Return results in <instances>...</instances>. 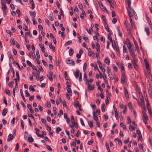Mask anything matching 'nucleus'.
Instances as JSON below:
<instances>
[{"label":"nucleus","mask_w":152,"mask_h":152,"mask_svg":"<svg viewBox=\"0 0 152 152\" xmlns=\"http://www.w3.org/2000/svg\"><path fill=\"white\" fill-rule=\"evenodd\" d=\"M80 105H81V104H79L78 101L75 102H74V105L76 107H78Z\"/></svg>","instance_id":"34"},{"label":"nucleus","mask_w":152,"mask_h":152,"mask_svg":"<svg viewBox=\"0 0 152 152\" xmlns=\"http://www.w3.org/2000/svg\"><path fill=\"white\" fill-rule=\"evenodd\" d=\"M33 86H33L32 85L30 86L29 87V89L30 91H34L35 90L34 88V87H35L36 86L35 85H33Z\"/></svg>","instance_id":"33"},{"label":"nucleus","mask_w":152,"mask_h":152,"mask_svg":"<svg viewBox=\"0 0 152 152\" xmlns=\"http://www.w3.org/2000/svg\"><path fill=\"white\" fill-rule=\"evenodd\" d=\"M22 129H23L24 127V122L23 120H21L20 121Z\"/></svg>","instance_id":"49"},{"label":"nucleus","mask_w":152,"mask_h":152,"mask_svg":"<svg viewBox=\"0 0 152 152\" xmlns=\"http://www.w3.org/2000/svg\"><path fill=\"white\" fill-rule=\"evenodd\" d=\"M114 44H115V46H113V45L112 44V46L115 50L116 51H118V50H119V48L118 46H117L116 45V44L115 42H114Z\"/></svg>","instance_id":"26"},{"label":"nucleus","mask_w":152,"mask_h":152,"mask_svg":"<svg viewBox=\"0 0 152 152\" xmlns=\"http://www.w3.org/2000/svg\"><path fill=\"white\" fill-rule=\"evenodd\" d=\"M134 45H135L136 48L137 49V48H139L138 44L137 43L136 41L135 40H134Z\"/></svg>","instance_id":"57"},{"label":"nucleus","mask_w":152,"mask_h":152,"mask_svg":"<svg viewBox=\"0 0 152 152\" xmlns=\"http://www.w3.org/2000/svg\"><path fill=\"white\" fill-rule=\"evenodd\" d=\"M126 77L125 74H122L121 77V83L122 84H125L126 82Z\"/></svg>","instance_id":"8"},{"label":"nucleus","mask_w":152,"mask_h":152,"mask_svg":"<svg viewBox=\"0 0 152 152\" xmlns=\"http://www.w3.org/2000/svg\"><path fill=\"white\" fill-rule=\"evenodd\" d=\"M93 115L94 120L96 121H98V117L95 115V111H94L93 112Z\"/></svg>","instance_id":"15"},{"label":"nucleus","mask_w":152,"mask_h":152,"mask_svg":"<svg viewBox=\"0 0 152 152\" xmlns=\"http://www.w3.org/2000/svg\"><path fill=\"white\" fill-rule=\"evenodd\" d=\"M14 82L13 81H12L8 83V85L10 87H12L14 84Z\"/></svg>","instance_id":"56"},{"label":"nucleus","mask_w":152,"mask_h":152,"mask_svg":"<svg viewBox=\"0 0 152 152\" xmlns=\"http://www.w3.org/2000/svg\"><path fill=\"white\" fill-rule=\"evenodd\" d=\"M32 19L33 22V24L34 25H36L37 24V22L35 20V18L32 17Z\"/></svg>","instance_id":"59"},{"label":"nucleus","mask_w":152,"mask_h":152,"mask_svg":"<svg viewBox=\"0 0 152 152\" xmlns=\"http://www.w3.org/2000/svg\"><path fill=\"white\" fill-rule=\"evenodd\" d=\"M45 126L47 127V130L49 132H50L51 131V128L50 126H48V125L47 124H45Z\"/></svg>","instance_id":"46"},{"label":"nucleus","mask_w":152,"mask_h":152,"mask_svg":"<svg viewBox=\"0 0 152 152\" xmlns=\"http://www.w3.org/2000/svg\"><path fill=\"white\" fill-rule=\"evenodd\" d=\"M61 130V129L59 127H57L56 129V132L57 133H58Z\"/></svg>","instance_id":"47"},{"label":"nucleus","mask_w":152,"mask_h":152,"mask_svg":"<svg viewBox=\"0 0 152 152\" xmlns=\"http://www.w3.org/2000/svg\"><path fill=\"white\" fill-rule=\"evenodd\" d=\"M8 56L10 60H12L13 61H14V60L13 58L12 55L11 53L9 54H8Z\"/></svg>","instance_id":"32"},{"label":"nucleus","mask_w":152,"mask_h":152,"mask_svg":"<svg viewBox=\"0 0 152 152\" xmlns=\"http://www.w3.org/2000/svg\"><path fill=\"white\" fill-rule=\"evenodd\" d=\"M88 88L89 90H93L94 88V85L91 86L89 84V83L88 84Z\"/></svg>","instance_id":"14"},{"label":"nucleus","mask_w":152,"mask_h":152,"mask_svg":"<svg viewBox=\"0 0 152 152\" xmlns=\"http://www.w3.org/2000/svg\"><path fill=\"white\" fill-rule=\"evenodd\" d=\"M15 137V135L14 136L13 135L11 134H10L8 136L7 141L9 142L12 140Z\"/></svg>","instance_id":"11"},{"label":"nucleus","mask_w":152,"mask_h":152,"mask_svg":"<svg viewBox=\"0 0 152 152\" xmlns=\"http://www.w3.org/2000/svg\"><path fill=\"white\" fill-rule=\"evenodd\" d=\"M16 76L17 78V80H18V81H19L20 80V77L18 71L16 72Z\"/></svg>","instance_id":"43"},{"label":"nucleus","mask_w":152,"mask_h":152,"mask_svg":"<svg viewBox=\"0 0 152 152\" xmlns=\"http://www.w3.org/2000/svg\"><path fill=\"white\" fill-rule=\"evenodd\" d=\"M108 75L109 78H110V80H112L113 79H114V76L112 74L110 73L108 74Z\"/></svg>","instance_id":"31"},{"label":"nucleus","mask_w":152,"mask_h":152,"mask_svg":"<svg viewBox=\"0 0 152 152\" xmlns=\"http://www.w3.org/2000/svg\"><path fill=\"white\" fill-rule=\"evenodd\" d=\"M105 146H106L107 149L108 151H110V148H109V145L107 143V142L105 143Z\"/></svg>","instance_id":"60"},{"label":"nucleus","mask_w":152,"mask_h":152,"mask_svg":"<svg viewBox=\"0 0 152 152\" xmlns=\"http://www.w3.org/2000/svg\"><path fill=\"white\" fill-rule=\"evenodd\" d=\"M117 19L116 18H113L112 20V23L113 24H115L117 22Z\"/></svg>","instance_id":"58"},{"label":"nucleus","mask_w":152,"mask_h":152,"mask_svg":"<svg viewBox=\"0 0 152 152\" xmlns=\"http://www.w3.org/2000/svg\"><path fill=\"white\" fill-rule=\"evenodd\" d=\"M7 112V108H4L3 110L2 115L3 116H5Z\"/></svg>","instance_id":"21"},{"label":"nucleus","mask_w":152,"mask_h":152,"mask_svg":"<svg viewBox=\"0 0 152 152\" xmlns=\"http://www.w3.org/2000/svg\"><path fill=\"white\" fill-rule=\"evenodd\" d=\"M80 71L79 70H77V71L75 72L74 75L75 77H76V78H77L78 77Z\"/></svg>","instance_id":"25"},{"label":"nucleus","mask_w":152,"mask_h":152,"mask_svg":"<svg viewBox=\"0 0 152 152\" xmlns=\"http://www.w3.org/2000/svg\"><path fill=\"white\" fill-rule=\"evenodd\" d=\"M106 93L107 94V96H106L107 98V99H109L110 100V96L111 95V94L107 90H106Z\"/></svg>","instance_id":"23"},{"label":"nucleus","mask_w":152,"mask_h":152,"mask_svg":"<svg viewBox=\"0 0 152 152\" xmlns=\"http://www.w3.org/2000/svg\"><path fill=\"white\" fill-rule=\"evenodd\" d=\"M124 93L125 97L127 100L129 98V95L127 89L125 87L124 88Z\"/></svg>","instance_id":"10"},{"label":"nucleus","mask_w":152,"mask_h":152,"mask_svg":"<svg viewBox=\"0 0 152 152\" xmlns=\"http://www.w3.org/2000/svg\"><path fill=\"white\" fill-rule=\"evenodd\" d=\"M145 31L147 35L148 36H149L150 35V32L148 28L145 27Z\"/></svg>","instance_id":"18"},{"label":"nucleus","mask_w":152,"mask_h":152,"mask_svg":"<svg viewBox=\"0 0 152 152\" xmlns=\"http://www.w3.org/2000/svg\"><path fill=\"white\" fill-rule=\"evenodd\" d=\"M53 73L50 70L49 72V74L47 75V77L51 81L53 80V78L52 76L53 75Z\"/></svg>","instance_id":"7"},{"label":"nucleus","mask_w":152,"mask_h":152,"mask_svg":"<svg viewBox=\"0 0 152 152\" xmlns=\"http://www.w3.org/2000/svg\"><path fill=\"white\" fill-rule=\"evenodd\" d=\"M104 25L106 31L107 32H110V29L107 25V22H105V23H104Z\"/></svg>","instance_id":"20"},{"label":"nucleus","mask_w":152,"mask_h":152,"mask_svg":"<svg viewBox=\"0 0 152 152\" xmlns=\"http://www.w3.org/2000/svg\"><path fill=\"white\" fill-rule=\"evenodd\" d=\"M71 85L67 84L66 90L67 92L69 94V95L72 96V92L71 88H70Z\"/></svg>","instance_id":"6"},{"label":"nucleus","mask_w":152,"mask_h":152,"mask_svg":"<svg viewBox=\"0 0 152 152\" xmlns=\"http://www.w3.org/2000/svg\"><path fill=\"white\" fill-rule=\"evenodd\" d=\"M36 54L38 58H40V55L39 54V50L38 49L37 50V51L36 52Z\"/></svg>","instance_id":"50"},{"label":"nucleus","mask_w":152,"mask_h":152,"mask_svg":"<svg viewBox=\"0 0 152 152\" xmlns=\"http://www.w3.org/2000/svg\"><path fill=\"white\" fill-rule=\"evenodd\" d=\"M128 106L129 108L131 110V111L132 110V106L131 103L129 102L128 103Z\"/></svg>","instance_id":"38"},{"label":"nucleus","mask_w":152,"mask_h":152,"mask_svg":"<svg viewBox=\"0 0 152 152\" xmlns=\"http://www.w3.org/2000/svg\"><path fill=\"white\" fill-rule=\"evenodd\" d=\"M111 71V69H110L109 68L108 66H107V73L108 74H110V72Z\"/></svg>","instance_id":"63"},{"label":"nucleus","mask_w":152,"mask_h":152,"mask_svg":"<svg viewBox=\"0 0 152 152\" xmlns=\"http://www.w3.org/2000/svg\"><path fill=\"white\" fill-rule=\"evenodd\" d=\"M74 53V50L72 48L70 49L69 50V55L70 56H72Z\"/></svg>","instance_id":"30"},{"label":"nucleus","mask_w":152,"mask_h":152,"mask_svg":"<svg viewBox=\"0 0 152 152\" xmlns=\"http://www.w3.org/2000/svg\"><path fill=\"white\" fill-rule=\"evenodd\" d=\"M104 61L105 63L107 65H109L110 62V61L109 58L108 57H106L104 59Z\"/></svg>","instance_id":"17"},{"label":"nucleus","mask_w":152,"mask_h":152,"mask_svg":"<svg viewBox=\"0 0 152 152\" xmlns=\"http://www.w3.org/2000/svg\"><path fill=\"white\" fill-rule=\"evenodd\" d=\"M142 114L143 115L142 118L143 119H148V117L145 113V112L144 111H142Z\"/></svg>","instance_id":"12"},{"label":"nucleus","mask_w":152,"mask_h":152,"mask_svg":"<svg viewBox=\"0 0 152 152\" xmlns=\"http://www.w3.org/2000/svg\"><path fill=\"white\" fill-rule=\"evenodd\" d=\"M66 63L68 64H72L73 66H75V62L73 60L68 59L66 60Z\"/></svg>","instance_id":"9"},{"label":"nucleus","mask_w":152,"mask_h":152,"mask_svg":"<svg viewBox=\"0 0 152 152\" xmlns=\"http://www.w3.org/2000/svg\"><path fill=\"white\" fill-rule=\"evenodd\" d=\"M25 93L26 97H28L30 96V94L28 92L27 90H25Z\"/></svg>","instance_id":"53"},{"label":"nucleus","mask_w":152,"mask_h":152,"mask_svg":"<svg viewBox=\"0 0 152 152\" xmlns=\"http://www.w3.org/2000/svg\"><path fill=\"white\" fill-rule=\"evenodd\" d=\"M19 147V145L18 143H17L16 145V146L15 148V151H18Z\"/></svg>","instance_id":"61"},{"label":"nucleus","mask_w":152,"mask_h":152,"mask_svg":"<svg viewBox=\"0 0 152 152\" xmlns=\"http://www.w3.org/2000/svg\"><path fill=\"white\" fill-rule=\"evenodd\" d=\"M137 59H136V58L135 57L134 54V67L137 71H138V67L137 66V64L136 63V61Z\"/></svg>","instance_id":"4"},{"label":"nucleus","mask_w":152,"mask_h":152,"mask_svg":"<svg viewBox=\"0 0 152 152\" xmlns=\"http://www.w3.org/2000/svg\"><path fill=\"white\" fill-rule=\"evenodd\" d=\"M58 33L59 34H61V37L63 38H64V36H65L64 33V31L61 32V31H58Z\"/></svg>","instance_id":"42"},{"label":"nucleus","mask_w":152,"mask_h":152,"mask_svg":"<svg viewBox=\"0 0 152 152\" xmlns=\"http://www.w3.org/2000/svg\"><path fill=\"white\" fill-rule=\"evenodd\" d=\"M29 13L31 16H33V17L35 18V17L36 16V12L35 11H30Z\"/></svg>","instance_id":"29"},{"label":"nucleus","mask_w":152,"mask_h":152,"mask_svg":"<svg viewBox=\"0 0 152 152\" xmlns=\"http://www.w3.org/2000/svg\"><path fill=\"white\" fill-rule=\"evenodd\" d=\"M71 121L72 123L73 124H74L75 123L74 118L73 115H72L71 116Z\"/></svg>","instance_id":"52"},{"label":"nucleus","mask_w":152,"mask_h":152,"mask_svg":"<svg viewBox=\"0 0 152 152\" xmlns=\"http://www.w3.org/2000/svg\"><path fill=\"white\" fill-rule=\"evenodd\" d=\"M20 94H21V96L24 101L25 102H26V100H25V97L24 96V95H23V91L22 90V89H20Z\"/></svg>","instance_id":"24"},{"label":"nucleus","mask_w":152,"mask_h":152,"mask_svg":"<svg viewBox=\"0 0 152 152\" xmlns=\"http://www.w3.org/2000/svg\"><path fill=\"white\" fill-rule=\"evenodd\" d=\"M121 71L122 73V74H125L124 73V69L122 64H121Z\"/></svg>","instance_id":"22"},{"label":"nucleus","mask_w":152,"mask_h":152,"mask_svg":"<svg viewBox=\"0 0 152 152\" xmlns=\"http://www.w3.org/2000/svg\"><path fill=\"white\" fill-rule=\"evenodd\" d=\"M117 31L118 32V35H119V36L120 37H121L122 36V34L121 33V32H120V31L119 27H117Z\"/></svg>","instance_id":"37"},{"label":"nucleus","mask_w":152,"mask_h":152,"mask_svg":"<svg viewBox=\"0 0 152 152\" xmlns=\"http://www.w3.org/2000/svg\"><path fill=\"white\" fill-rule=\"evenodd\" d=\"M87 64L86 62H85L83 65V71L84 72H85L86 71V68L87 67Z\"/></svg>","instance_id":"48"},{"label":"nucleus","mask_w":152,"mask_h":152,"mask_svg":"<svg viewBox=\"0 0 152 152\" xmlns=\"http://www.w3.org/2000/svg\"><path fill=\"white\" fill-rule=\"evenodd\" d=\"M80 121L81 123V124L83 126H85V124H84L82 118L80 119Z\"/></svg>","instance_id":"64"},{"label":"nucleus","mask_w":152,"mask_h":152,"mask_svg":"<svg viewBox=\"0 0 152 152\" xmlns=\"http://www.w3.org/2000/svg\"><path fill=\"white\" fill-rule=\"evenodd\" d=\"M28 141L30 142H33L34 141V139L32 137H29L28 138Z\"/></svg>","instance_id":"54"},{"label":"nucleus","mask_w":152,"mask_h":152,"mask_svg":"<svg viewBox=\"0 0 152 152\" xmlns=\"http://www.w3.org/2000/svg\"><path fill=\"white\" fill-rule=\"evenodd\" d=\"M105 105L104 104H103L101 106V110L103 112H104L105 111V109L104 108V106Z\"/></svg>","instance_id":"44"},{"label":"nucleus","mask_w":152,"mask_h":152,"mask_svg":"<svg viewBox=\"0 0 152 152\" xmlns=\"http://www.w3.org/2000/svg\"><path fill=\"white\" fill-rule=\"evenodd\" d=\"M126 44L128 45L127 48L129 49L130 52V54L132 57L133 56V52H132V50L131 49V44L129 40L126 38Z\"/></svg>","instance_id":"3"},{"label":"nucleus","mask_w":152,"mask_h":152,"mask_svg":"<svg viewBox=\"0 0 152 152\" xmlns=\"http://www.w3.org/2000/svg\"><path fill=\"white\" fill-rule=\"evenodd\" d=\"M86 30L87 31L88 33L89 34H91V31H93V29L91 28H89V30H88V29H86Z\"/></svg>","instance_id":"62"},{"label":"nucleus","mask_w":152,"mask_h":152,"mask_svg":"<svg viewBox=\"0 0 152 152\" xmlns=\"http://www.w3.org/2000/svg\"><path fill=\"white\" fill-rule=\"evenodd\" d=\"M72 43V41L71 40L67 42L65 44V45L66 46H67L68 45H69L71 44Z\"/></svg>","instance_id":"51"},{"label":"nucleus","mask_w":152,"mask_h":152,"mask_svg":"<svg viewBox=\"0 0 152 152\" xmlns=\"http://www.w3.org/2000/svg\"><path fill=\"white\" fill-rule=\"evenodd\" d=\"M97 63L99 65V68L101 69L103 68H102V65L100 61L98 60L97 61Z\"/></svg>","instance_id":"36"},{"label":"nucleus","mask_w":152,"mask_h":152,"mask_svg":"<svg viewBox=\"0 0 152 152\" xmlns=\"http://www.w3.org/2000/svg\"><path fill=\"white\" fill-rule=\"evenodd\" d=\"M39 46L41 48L42 52L44 53L45 52V49L44 45H41V44H39Z\"/></svg>","instance_id":"27"},{"label":"nucleus","mask_w":152,"mask_h":152,"mask_svg":"<svg viewBox=\"0 0 152 152\" xmlns=\"http://www.w3.org/2000/svg\"><path fill=\"white\" fill-rule=\"evenodd\" d=\"M5 0H1V4L2 5V9L3 10L4 12V16H6V13L7 12V10L6 6L5 3L4 2Z\"/></svg>","instance_id":"2"},{"label":"nucleus","mask_w":152,"mask_h":152,"mask_svg":"<svg viewBox=\"0 0 152 152\" xmlns=\"http://www.w3.org/2000/svg\"><path fill=\"white\" fill-rule=\"evenodd\" d=\"M135 85H136V90L137 91V92L139 93V95L140 96V95L142 96V94L140 92V88L138 87V85L136 84V83H135Z\"/></svg>","instance_id":"13"},{"label":"nucleus","mask_w":152,"mask_h":152,"mask_svg":"<svg viewBox=\"0 0 152 152\" xmlns=\"http://www.w3.org/2000/svg\"><path fill=\"white\" fill-rule=\"evenodd\" d=\"M49 48L50 49H52L54 51L55 50V47L54 46L52 45V44L50 43L49 44Z\"/></svg>","instance_id":"39"},{"label":"nucleus","mask_w":152,"mask_h":152,"mask_svg":"<svg viewBox=\"0 0 152 152\" xmlns=\"http://www.w3.org/2000/svg\"><path fill=\"white\" fill-rule=\"evenodd\" d=\"M124 25H125V27H126V28L128 31V34H130V33H131V31H130V28H129L128 25L126 24V22H125L124 23Z\"/></svg>","instance_id":"16"},{"label":"nucleus","mask_w":152,"mask_h":152,"mask_svg":"<svg viewBox=\"0 0 152 152\" xmlns=\"http://www.w3.org/2000/svg\"><path fill=\"white\" fill-rule=\"evenodd\" d=\"M97 135L98 137L99 138L102 137V134L99 132H98L97 133Z\"/></svg>","instance_id":"40"},{"label":"nucleus","mask_w":152,"mask_h":152,"mask_svg":"<svg viewBox=\"0 0 152 152\" xmlns=\"http://www.w3.org/2000/svg\"><path fill=\"white\" fill-rule=\"evenodd\" d=\"M88 55L89 56H92L93 57H95V54L94 52H91V48H89L88 49Z\"/></svg>","instance_id":"5"},{"label":"nucleus","mask_w":152,"mask_h":152,"mask_svg":"<svg viewBox=\"0 0 152 152\" xmlns=\"http://www.w3.org/2000/svg\"><path fill=\"white\" fill-rule=\"evenodd\" d=\"M107 1H108L109 3H110L111 7L113 8V4L114 3V1H111L110 0H107Z\"/></svg>","instance_id":"19"},{"label":"nucleus","mask_w":152,"mask_h":152,"mask_svg":"<svg viewBox=\"0 0 152 152\" xmlns=\"http://www.w3.org/2000/svg\"><path fill=\"white\" fill-rule=\"evenodd\" d=\"M151 76H152V75L151 74L150 71L149 70L147 72L146 76L147 77L149 78Z\"/></svg>","instance_id":"45"},{"label":"nucleus","mask_w":152,"mask_h":152,"mask_svg":"<svg viewBox=\"0 0 152 152\" xmlns=\"http://www.w3.org/2000/svg\"><path fill=\"white\" fill-rule=\"evenodd\" d=\"M88 124L90 127H93V121H89L88 122Z\"/></svg>","instance_id":"35"},{"label":"nucleus","mask_w":152,"mask_h":152,"mask_svg":"<svg viewBox=\"0 0 152 152\" xmlns=\"http://www.w3.org/2000/svg\"><path fill=\"white\" fill-rule=\"evenodd\" d=\"M126 2L128 5L127 7V10L128 14L129 17V20L130 23L132 27H133V22L132 19L133 18L132 12L133 10L132 8L131 7V0H126Z\"/></svg>","instance_id":"1"},{"label":"nucleus","mask_w":152,"mask_h":152,"mask_svg":"<svg viewBox=\"0 0 152 152\" xmlns=\"http://www.w3.org/2000/svg\"><path fill=\"white\" fill-rule=\"evenodd\" d=\"M10 42L12 45H15V42L14 40L13 39H11L10 40Z\"/></svg>","instance_id":"55"},{"label":"nucleus","mask_w":152,"mask_h":152,"mask_svg":"<svg viewBox=\"0 0 152 152\" xmlns=\"http://www.w3.org/2000/svg\"><path fill=\"white\" fill-rule=\"evenodd\" d=\"M120 126L121 127H122L124 130H126V126L124 125L123 123H120Z\"/></svg>","instance_id":"28"},{"label":"nucleus","mask_w":152,"mask_h":152,"mask_svg":"<svg viewBox=\"0 0 152 152\" xmlns=\"http://www.w3.org/2000/svg\"><path fill=\"white\" fill-rule=\"evenodd\" d=\"M148 91L149 95L151 96L152 95V91L151 90V88L150 87H149L148 89Z\"/></svg>","instance_id":"41"}]
</instances>
